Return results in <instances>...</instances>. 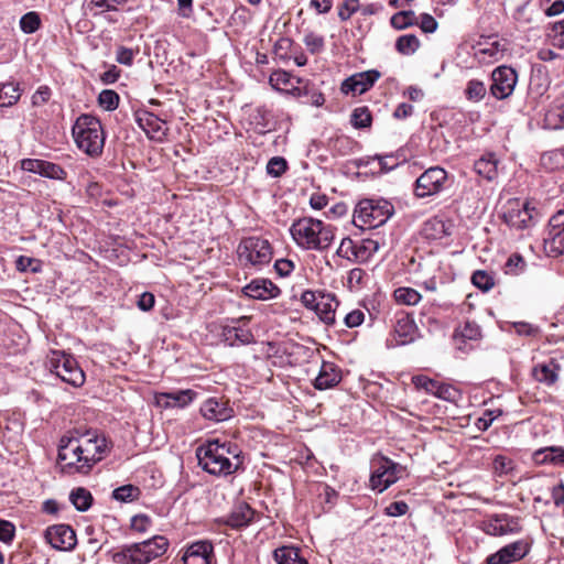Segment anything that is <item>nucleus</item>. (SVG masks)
Listing matches in <instances>:
<instances>
[{
    "instance_id": "f257e3e1",
    "label": "nucleus",
    "mask_w": 564,
    "mask_h": 564,
    "mask_svg": "<svg viewBox=\"0 0 564 564\" xmlns=\"http://www.w3.org/2000/svg\"><path fill=\"white\" fill-rule=\"evenodd\" d=\"M242 452L237 445L219 440L207 441L196 449L198 465L206 473L226 477L240 470L243 466Z\"/></svg>"
},
{
    "instance_id": "f03ea898",
    "label": "nucleus",
    "mask_w": 564,
    "mask_h": 564,
    "mask_svg": "<svg viewBox=\"0 0 564 564\" xmlns=\"http://www.w3.org/2000/svg\"><path fill=\"white\" fill-rule=\"evenodd\" d=\"M290 234L297 247L304 250H325L334 240V228L322 220L303 217L293 221Z\"/></svg>"
},
{
    "instance_id": "7ed1b4c3",
    "label": "nucleus",
    "mask_w": 564,
    "mask_h": 564,
    "mask_svg": "<svg viewBox=\"0 0 564 564\" xmlns=\"http://www.w3.org/2000/svg\"><path fill=\"white\" fill-rule=\"evenodd\" d=\"M169 547V541L162 535L140 543L123 545L111 552V560L116 564H148L162 556Z\"/></svg>"
},
{
    "instance_id": "20e7f679",
    "label": "nucleus",
    "mask_w": 564,
    "mask_h": 564,
    "mask_svg": "<svg viewBox=\"0 0 564 564\" xmlns=\"http://www.w3.org/2000/svg\"><path fill=\"white\" fill-rule=\"evenodd\" d=\"M73 138L79 150L91 158L101 155L105 147V133L101 122L90 115H82L72 128Z\"/></svg>"
},
{
    "instance_id": "39448f33",
    "label": "nucleus",
    "mask_w": 564,
    "mask_h": 564,
    "mask_svg": "<svg viewBox=\"0 0 564 564\" xmlns=\"http://www.w3.org/2000/svg\"><path fill=\"white\" fill-rule=\"evenodd\" d=\"M393 213V205L386 199H361L354 210V224L373 229L386 224Z\"/></svg>"
},
{
    "instance_id": "423d86ee",
    "label": "nucleus",
    "mask_w": 564,
    "mask_h": 564,
    "mask_svg": "<svg viewBox=\"0 0 564 564\" xmlns=\"http://www.w3.org/2000/svg\"><path fill=\"white\" fill-rule=\"evenodd\" d=\"M47 368L62 381L73 387L78 388L85 383V372L77 360L64 351H52L47 360Z\"/></svg>"
},
{
    "instance_id": "0eeeda50",
    "label": "nucleus",
    "mask_w": 564,
    "mask_h": 564,
    "mask_svg": "<svg viewBox=\"0 0 564 564\" xmlns=\"http://www.w3.org/2000/svg\"><path fill=\"white\" fill-rule=\"evenodd\" d=\"M58 464L61 470L68 475L87 474L88 465L84 464L83 448L78 437H62L58 445Z\"/></svg>"
},
{
    "instance_id": "6e6552de",
    "label": "nucleus",
    "mask_w": 564,
    "mask_h": 564,
    "mask_svg": "<svg viewBox=\"0 0 564 564\" xmlns=\"http://www.w3.org/2000/svg\"><path fill=\"white\" fill-rule=\"evenodd\" d=\"M451 186L448 173L441 166H432L424 171L415 181L414 195L427 198L446 191Z\"/></svg>"
},
{
    "instance_id": "1a4fd4ad",
    "label": "nucleus",
    "mask_w": 564,
    "mask_h": 564,
    "mask_svg": "<svg viewBox=\"0 0 564 564\" xmlns=\"http://www.w3.org/2000/svg\"><path fill=\"white\" fill-rule=\"evenodd\" d=\"M240 262L252 265H263L272 259V248L267 239L261 237H248L238 246Z\"/></svg>"
},
{
    "instance_id": "9d476101",
    "label": "nucleus",
    "mask_w": 564,
    "mask_h": 564,
    "mask_svg": "<svg viewBox=\"0 0 564 564\" xmlns=\"http://www.w3.org/2000/svg\"><path fill=\"white\" fill-rule=\"evenodd\" d=\"M404 471L403 466L392 459L381 456L373 460V471L370 476V487L378 492H383L393 485Z\"/></svg>"
},
{
    "instance_id": "9b49d317",
    "label": "nucleus",
    "mask_w": 564,
    "mask_h": 564,
    "mask_svg": "<svg viewBox=\"0 0 564 564\" xmlns=\"http://www.w3.org/2000/svg\"><path fill=\"white\" fill-rule=\"evenodd\" d=\"M420 337L419 328L413 317L406 313L395 316L391 338L387 339L388 347L409 345Z\"/></svg>"
},
{
    "instance_id": "f8f14e48",
    "label": "nucleus",
    "mask_w": 564,
    "mask_h": 564,
    "mask_svg": "<svg viewBox=\"0 0 564 564\" xmlns=\"http://www.w3.org/2000/svg\"><path fill=\"white\" fill-rule=\"evenodd\" d=\"M527 202L520 199H510L503 207L502 218L505 223L514 229H525L531 226L533 221L532 212Z\"/></svg>"
},
{
    "instance_id": "ddd939ff",
    "label": "nucleus",
    "mask_w": 564,
    "mask_h": 564,
    "mask_svg": "<svg viewBox=\"0 0 564 564\" xmlns=\"http://www.w3.org/2000/svg\"><path fill=\"white\" fill-rule=\"evenodd\" d=\"M491 80L490 93L495 98L501 100L508 98L513 93L518 82V74L512 67L501 65L492 70Z\"/></svg>"
},
{
    "instance_id": "4468645a",
    "label": "nucleus",
    "mask_w": 564,
    "mask_h": 564,
    "mask_svg": "<svg viewBox=\"0 0 564 564\" xmlns=\"http://www.w3.org/2000/svg\"><path fill=\"white\" fill-rule=\"evenodd\" d=\"M251 317L242 316L232 322V325L221 327L220 338L228 346H241L253 343L254 336L249 328Z\"/></svg>"
},
{
    "instance_id": "2eb2a0df",
    "label": "nucleus",
    "mask_w": 564,
    "mask_h": 564,
    "mask_svg": "<svg viewBox=\"0 0 564 564\" xmlns=\"http://www.w3.org/2000/svg\"><path fill=\"white\" fill-rule=\"evenodd\" d=\"M380 77L381 73L377 69L352 74L341 83L340 91L344 95H362L368 91Z\"/></svg>"
},
{
    "instance_id": "dca6fc26",
    "label": "nucleus",
    "mask_w": 564,
    "mask_h": 564,
    "mask_svg": "<svg viewBox=\"0 0 564 564\" xmlns=\"http://www.w3.org/2000/svg\"><path fill=\"white\" fill-rule=\"evenodd\" d=\"M44 538L52 547L59 551H72L77 544L75 531L68 524H54L44 532Z\"/></svg>"
},
{
    "instance_id": "f3484780",
    "label": "nucleus",
    "mask_w": 564,
    "mask_h": 564,
    "mask_svg": "<svg viewBox=\"0 0 564 564\" xmlns=\"http://www.w3.org/2000/svg\"><path fill=\"white\" fill-rule=\"evenodd\" d=\"M21 169L51 180L64 181L67 176L66 171L61 165L40 159H23Z\"/></svg>"
},
{
    "instance_id": "a211bd4d",
    "label": "nucleus",
    "mask_w": 564,
    "mask_h": 564,
    "mask_svg": "<svg viewBox=\"0 0 564 564\" xmlns=\"http://www.w3.org/2000/svg\"><path fill=\"white\" fill-rule=\"evenodd\" d=\"M528 552V543L519 540L501 547L496 553L490 554L486 562L487 564H511L523 558Z\"/></svg>"
},
{
    "instance_id": "6ab92c4d",
    "label": "nucleus",
    "mask_w": 564,
    "mask_h": 564,
    "mask_svg": "<svg viewBox=\"0 0 564 564\" xmlns=\"http://www.w3.org/2000/svg\"><path fill=\"white\" fill-rule=\"evenodd\" d=\"M481 529L486 534L502 536L520 531L519 521L507 514H496L481 522Z\"/></svg>"
},
{
    "instance_id": "aec40b11",
    "label": "nucleus",
    "mask_w": 564,
    "mask_h": 564,
    "mask_svg": "<svg viewBox=\"0 0 564 564\" xmlns=\"http://www.w3.org/2000/svg\"><path fill=\"white\" fill-rule=\"evenodd\" d=\"M182 560L184 564H216L214 545L209 541H196L186 547Z\"/></svg>"
},
{
    "instance_id": "412c9836",
    "label": "nucleus",
    "mask_w": 564,
    "mask_h": 564,
    "mask_svg": "<svg viewBox=\"0 0 564 564\" xmlns=\"http://www.w3.org/2000/svg\"><path fill=\"white\" fill-rule=\"evenodd\" d=\"M197 398V392L192 389L176 390L171 392H159L155 394L158 405L170 409H184Z\"/></svg>"
},
{
    "instance_id": "4be33fe9",
    "label": "nucleus",
    "mask_w": 564,
    "mask_h": 564,
    "mask_svg": "<svg viewBox=\"0 0 564 564\" xmlns=\"http://www.w3.org/2000/svg\"><path fill=\"white\" fill-rule=\"evenodd\" d=\"M242 292L248 297L267 301L278 297L281 290L268 279H254L242 289Z\"/></svg>"
},
{
    "instance_id": "5701e85b",
    "label": "nucleus",
    "mask_w": 564,
    "mask_h": 564,
    "mask_svg": "<svg viewBox=\"0 0 564 564\" xmlns=\"http://www.w3.org/2000/svg\"><path fill=\"white\" fill-rule=\"evenodd\" d=\"M544 240L552 252L564 254V213H556L550 218L547 237Z\"/></svg>"
},
{
    "instance_id": "b1692460",
    "label": "nucleus",
    "mask_w": 564,
    "mask_h": 564,
    "mask_svg": "<svg viewBox=\"0 0 564 564\" xmlns=\"http://www.w3.org/2000/svg\"><path fill=\"white\" fill-rule=\"evenodd\" d=\"M137 122L152 140L162 141L166 135L165 121L150 111H139Z\"/></svg>"
},
{
    "instance_id": "393cba45",
    "label": "nucleus",
    "mask_w": 564,
    "mask_h": 564,
    "mask_svg": "<svg viewBox=\"0 0 564 564\" xmlns=\"http://www.w3.org/2000/svg\"><path fill=\"white\" fill-rule=\"evenodd\" d=\"M79 445L83 448L84 464L88 465V471L102 458L106 451V440L104 437H78Z\"/></svg>"
},
{
    "instance_id": "a878e982",
    "label": "nucleus",
    "mask_w": 564,
    "mask_h": 564,
    "mask_svg": "<svg viewBox=\"0 0 564 564\" xmlns=\"http://www.w3.org/2000/svg\"><path fill=\"white\" fill-rule=\"evenodd\" d=\"M200 413L206 420L215 422H224L234 416L232 408L217 398L207 399L200 406Z\"/></svg>"
},
{
    "instance_id": "bb28decb",
    "label": "nucleus",
    "mask_w": 564,
    "mask_h": 564,
    "mask_svg": "<svg viewBox=\"0 0 564 564\" xmlns=\"http://www.w3.org/2000/svg\"><path fill=\"white\" fill-rule=\"evenodd\" d=\"M561 365L555 359L536 364L532 369L533 378L547 387L555 384L558 380Z\"/></svg>"
},
{
    "instance_id": "cd10ccee",
    "label": "nucleus",
    "mask_w": 564,
    "mask_h": 564,
    "mask_svg": "<svg viewBox=\"0 0 564 564\" xmlns=\"http://www.w3.org/2000/svg\"><path fill=\"white\" fill-rule=\"evenodd\" d=\"M481 337L480 327L475 322H466L463 326L455 329L454 340L457 349L468 350L473 346H467V341H477Z\"/></svg>"
},
{
    "instance_id": "c85d7f7f",
    "label": "nucleus",
    "mask_w": 564,
    "mask_h": 564,
    "mask_svg": "<svg viewBox=\"0 0 564 564\" xmlns=\"http://www.w3.org/2000/svg\"><path fill=\"white\" fill-rule=\"evenodd\" d=\"M254 517V510L246 502L238 503L227 516L225 523L232 529L248 525Z\"/></svg>"
},
{
    "instance_id": "c756f323",
    "label": "nucleus",
    "mask_w": 564,
    "mask_h": 564,
    "mask_svg": "<svg viewBox=\"0 0 564 564\" xmlns=\"http://www.w3.org/2000/svg\"><path fill=\"white\" fill-rule=\"evenodd\" d=\"M533 460L538 465H564V448L561 446H550L536 449L533 453Z\"/></svg>"
},
{
    "instance_id": "7c9ffc66",
    "label": "nucleus",
    "mask_w": 564,
    "mask_h": 564,
    "mask_svg": "<svg viewBox=\"0 0 564 564\" xmlns=\"http://www.w3.org/2000/svg\"><path fill=\"white\" fill-rule=\"evenodd\" d=\"M475 172L487 181H492L498 175V159L494 153L484 154L474 164Z\"/></svg>"
},
{
    "instance_id": "2f4dec72",
    "label": "nucleus",
    "mask_w": 564,
    "mask_h": 564,
    "mask_svg": "<svg viewBox=\"0 0 564 564\" xmlns=\"http://www.w3.org/2000/svg\"><path fill=\"white\" fill-rule=\"evenodd\" d=\"M340 381V375L333 364L323 362L318 376L314 380L317 390H326L335 387Z\"/></svg>"
},
{
    "instance_id": "473e14b6",
    "label": "nucleus",
    "mask_w": 564,
    "mask_h": 564,
    "mask_svg": "<svg viewBox=\"0 0 564 564\" xmlns=\"http://www.w3.org/2000/svg\"><path fill=\"white\" fill-rule=\"evenodd\" d=\"M380 241L373 238H365L356 241V256L352 257V262L364 263L367 262L379 249Z\"/></svg>"
},
{
    "instance_id": "72a5a7b5",
    "label": "nucleus",
    "mask_w": 564,
    "mask_h": 564,
    "mask_svg": "<svg viewBox=\"0 0 564 564\" xmlns=\"http://www.w3.org/2000/svg\"><path fill=\"white\" fill-rule=\"evenodd\" d=\"M273 558L276 564H308L300 555V550L295 546H281L274 550Z\"/></svg>"
},
{
    "instance_id": "f704fd0d",
    "label": "nucleus",
    "mask_w": 564,
    "mask_h": 564,
    "mask_svg": "<svg viewBox=\"0 0 564 564\" xmlns=\"http://www.w3.org/2000/svg\"><path fill=\"white\" fill-rule=\"evenodd\" d=\"M318 305L315 308L317 316L327 325L335 323L334 297L330 294L321 295Z\"/></svg>"
},
{
    "instance_id": "c9c22d12",
    "label": "nucleus",
    "mask_w": 564,
    "mask_h": 564,
    "mask_svg": "<svg viewBox=\"0 0 564 564\" xmlns=\"http://www.w3.org/2000/svg\"><path fill=\"white\" fill-rule=\"evenodd\" d=\"M422 232L424 237L430 240H440L448 235L445 223L438 218L426 220Z\"/></svg>"
},
{
    "instance_id": "e433bc0d",
    "label": "nucleus",
    "mask_w": 564,
    "mask_h": 564,
    "mask_svg": "<svg viewBox=\"0 0 564 564\" xmlns=\"http://www.w3.org/2000/svg\"><path fill=\"white\" fill-rule=\"evenodd\" d=\"M541 164L549 171H556L564 167V149H555L545 152L541 156Z\"/></svg>"
},
{
    "instance_id": "4c0bfd02",
    "label": "nucleus",
    "mask_w": 564,
    "mask_h": 564,
    "mask_svg": "<svg viewBox=\"0 0 564 564\" xmlns=\"http://www.w3.org/2000/svg\"><path fill=\"white\" fill-rule=\"evenodd\" d=\"M20 99L19 84L4 83L0 85V107H10Z\"/></svg>"
},
{
    "instance_id": "58836bf2",
    "label": "nucleus",
    "mask_w": 564,
    "mask_h": 564,
    "mask_svg": "<svg viewBox=\"0 0 564 564\" xmlns=\"http://www.w3.org/2000/svg\"><path fill=\"white\" fill-rule=\"evenodd\" d=\"M69 500L78 511L84 512L90 508L93 496L87 489L79 487L72 490Z\"/></svg>"
},
{
    "instance_id": "ea45409f",
    "label": "nucleus",
    "mask_w": 564,
    "mask_h": 564,
    "mask_svg": "<svg viewBox=\"0 0 564 564\" xmlns=\"http://www.w3.org/2000/svg\"><path fill=\"white\" fill-rule=\"evenodd\" d=\"M420 47V41L414 34H404L398 37L395 50L403 55H411Z\"/></svg>"
},
{
    "instance_id": "a19ab883",
    "label": "nucleus",
    "mask_w": 564,
    "mask_h": 564,
    "mask_svg": "<svg viewBox=\"0 0 564 564\" xmlns=\"http://www.w3.org/2000/svg\"><path fill=\"white\" fill-rule=\"evenodd\" d=\"M390 23L394 29L403 30L408 26L417 24V17L412 10L400 11L391 17Z\"/></svg>"
},
{
    "instance_id": "79ce46f5",
    "label": "nucleus",
    "mask_w": 564,
    "mask_h": 564,
    "mask_svg": "<svg viewBox=\"0 0 564 564\" xmlns=\"http://www.w3.org/2000/svg\"><path fill=\"white\" fill-rule=\"evenodd\" d=\"M140 489L133 485H124L112 491V498L120 502H131L139 498Z\"/></svg>"
},
{
    "instance_id": "37998d69",
    "label": "nucleus",
    "mask_w": 564,
    "mask_h": 564,
    "mask_svg": "<svg viewBox=\"0 0 564 564\" xmlns=\"http://www.w3.org/2000/svg\"><path fill=\"white\" fill-rule=\"evenodd\" d=\"M41 26L40 14L35 11H30L23 14L20 19V29L25 34L36 32Z\"/></svg>"
},
{
    "instance_id": "c03bdc74",
    "label": "nucleus",
    "mask_w": 564,
    "mask_h": 564,
    "mask_svg": "<svg viewBox=\"0 0 564 564\" xmlns=\"http://www.w3.org/2000/svg\"><path fill=\"white\" fill-rule=\"evenodd\" d=\"M487 88L485 84L478 79H471L467 83L465 95L470 101L478 102L486 96Z\"/></svg>"
},
{
    "instance_id": "a18cd8bd",
    "label": "nucleus",
    "mask_w": 564,
    "mask_h": 564,
    "mask_svg": "<svg viewBox=\"0 0 564 564\" xmlns=\"http://www.w3.org/2000/svg\"><path fill=\"white\" fill-rule=\"evenodd\" d=\"M527 262L519 253L511 254L505 263L503 271L509 275H519L524 272Z\"/></svg>"
},
{
    "instance_id": "49530a36",
    "label": "nucleus",
    "mask_w": 564,
    "mask_h": 564,
    "mask_svg": "<svg viewBox=\"0 0 564 564\" xmlns=\"http://www.w3.org/2000/svg\"><path fill=\"white\" fill-rule=\"evenodd\" d=\"M545 123L551 129L564 127V105L554 106L545 113Z\"/></svg>"
},
{
    "instance_id": "de8ad7c7",
    "label": "nucleus",
    "mask_w": 564,
    "mask_h": 564,
    "mask_svg": "<svg viewBox=\"0 0 564 564\" xmlns=\"http://www.w3.org/2000/svg\"><path fill=\"white\" fill-rule=\"evenodd\" d=\"M394 297L398 303L405 305H415L421 301V294L411 288H399L394 291Z\"/></svg>"
},
{
    "instance_id": "09e8293b",
    "label": "nucleus",
    "mask_w": 564,
    "mask_h": 564,
    "mask_svg": "<svg viewBox=\"0 0 564 564\" xmlns=\"http://www.w3.org/2000/svg\"><path fill=\"white\" fill-rule=\"evenodd\" d=\"M473 284L481 290L482 292H488L495 285L494 276L485 270H477L471 275Z\"/></svg>"
},
{
    "instance_id": "8fccbe9b",
    "label": "nucleus",
    "mask_w": 564,
    "mask_h": 564,
    "mask_svg": "<svg viewBox=\"0 0 564 564\" xmlns=\"http://www.w3.org/2000/svg\"><path fill=\"white\" fill-rule=\"evenodd\" d=\"M371 121V112L366 106L356 108L351 113V123L355 128L361 129L370 127Z\"/></svg>"
},
{
    "instance_id": "3c124183",
    "label": "nucleus",
    "mask_w": 564,
    "mask_h": 564,
    "mask_svg": "<svg viewBox=\"0 0 564 564\" xmlns=\"http://www.w3.org/2000/svg\"><path fill=\"white\" fill-rule=\"evenodd\" d=\"M514 468V463L511 458L505 455H497L492 462L494 473L499 476H506L511 473Z\"/></svg>"
},
{
    "instance_id": "603ef678",
    "label": "nucleus",
    "mask_w": 564,
    "mask_h": 564,
    "mask_svg": "<svg viewBox=\"0 0 564 564\" xmlns=\"http://www.w3.org/2000/svg\"><path fill=\"white\" fill-rule=\"evenodd\" d=\"M98 104L107 111L115 110L119 105V95L115 90L105 89L98 96Z\"/></svg>"
},
{
    "instance_id": "864d4df0",
    "label": "nucleus",
    "mask_w": 564,
    "mask_h": 564,
    "mask_svg": "<svg viewBox=\"0 0 564 564\" xmlns=\"http://www.w3.org/2000/svg\"><path fill=\"white\" fill-rule=\"evenodd\" d=\"M303 42L306 46V48L312 54H317L324 50L325 41L324 37L319 34H316L314 32H307L304 35Z\"/></svg>"
},
{
    "instance_id": "5fc2aeb1",
    "label": "nucleus",
    "mask_w": 564,
    "mask_h": 564,
    "mask_svg": "<svg viewBox=\"0 0 564 564\" xmlns=\"http://www.w3.org/2000/svg\"><path fill=\"white\" fill-rule=\"evenodd\" d=\"M293 46V41L289 37H280L273 46L274 55L283 61L291 58V48Z\"/></svg>"
},
{
    "instance_id": "6e6d98bb",
    "label": "nucleus",
    "mask_w": 564,
    "mask_h": 564,
    "mask_svg": "<svg viewBox=\"0 0 564 564\" xmlns=\"http://www.w3.org/2000/svg\"><path fill=\"white\" fill-rule=\"evenodd\" d=\"M288 169V163L284 158L273 156L267 164V173L273 177L281 176Z\"/></svg>"
},
{
    "instance_id": "4d7b16f0",
    "label": "nucleus",
    "mask_w": 564,
    "mask_h": 564,
    "mask_svg": "<svg viewBox=\"0 0 564 564\" xmlns=\"http://www.w3.org/2000/svg\"><path fill=\"white\" fill-rule=\"evenodd\" d=\"M412 383L416 389L434 394L440 382L426 376L417 375L412 378Z\"/></svg>"
},
{
    "instance_id": "13d9d810",
    "label": "nucleus",
    "mask_w": 564,
    "mask_h": 564,
    "mask_svg": "<svg viewBox=\"0 0 564 564\" xmlns=\"http://www.w3.org/2000/svg\"><path fill=\"white\" fill-rule=\"evenodd\" d=\"M502 414V410H486L477 421L476 426L479 431H487L492 422Z\"/></svg>"
},
{
    "instance_id": "bf43d9fd",
    "label": "nucleus",
    "mask_w": 564,
    "mask_h": 564,
    "mask_svg": "<svg viewBox=\"0 0 564 564\" xmlns=\"http://www.w3.org/2000/svg\"><path fill=\"white\" fill-rule=\"evenodd\" d=\"M356 241L346 237L341 240L337 254L352 262V257L356 256Z\"/></svg>"
},
{
    "instance_id": "052dcab7",
    "label": "nucleus",
    "mask_w": 564,
    "mask_h": 564,
    "mask_svg": "<svg viewBox=\"0 0 564 564\" xmlns=\"http://www.w3.org/2000/svg\"><path fill=\"white\" fill-rule=\"evenodd\" d=\"M359 10V1L358 0H345L339 10L338 17L341 21H346L350 19V17Z\"/></svg>"
},
{
    "instance_id": "680f3d73",
    "label": "nucleus",
    "mask_w": 564,
    "mask_h": 564,
    "mask_svg": "<svg viewBox=\"0 0 564 564\" xmlns=\"http://www.w3.org/2000/svg\"><path fill=\"white\" fill-rule=\"evenodd\" d=\"M151 519L145 514H137L131 519V529L139 533H144L151 527Z\"/></svg>"
},
{
    "instance_id": "e2e57ef3",
    "label": "nucleus",
    "mask_w": 564,
    "mask_h": 564,
    "mask_svg": "<svg viewBox=\"0 0 564 564\" xmlns=\"http://www.w3.org/2000/svg\"><path fill=\"white\" fill-rule=\"evenodd\" d=\"M409 511V506L404 501H394L384 508V514L389 517H401Z\"/></svg>"
},
{
    "instance_id": "0e129e2a",
    "label": "nucleus",
    "mask_w": 564,
    "mask_h": 564,
    "mask_svg": "<svg viewBox=\"0 0 564 564\" xmlns=\"http://www.w3.org/2000/svg\"><path fill=\"white\" fill-rule=\"evenodd\" d=\"M134 52L132 48L120 46L117 50L116 61L119 64L130 66L133 63Z\"/></svg>"
},
{
    "instance_id": "69168bd1",
    "label": "nucleus",
    "mask_w": 564,
    "mask_h": 564,
    "mask_svg": "<svg viewBox=\"0 0 564 564\" xmlns=\"http://www.w3.org/2000/svg\"><path fill=\"white\" fill-rule=\"evenodd\" d=\"M365 319V313L361 310H354L346 314L344 322L349 328L357 327L362 324Z\"/></svg>"
},
{
    "instance_id": "338daca9",
    "label": "nucleus",
    "mask_w": 564,
    "mask_h": 564,
    "mask_svg": "<svg viewBox=\"0 0 564 564\" xmlns=\"http://www.w3.org/2000/svg\"><path fill=\"white\" fill-rule=\"evenodd\" d=\"M14 525L7 520H0V541L9 543L14 538Z\"/></svg>"
},
{
    "instance_id": "774afa93",
    "label": "nucleus",
    "mask_w": 564,
    "mask_h": 564,
    "mask_svg": "<svg viewBox=\"0 0 564 564\" xmlns=\"http://www.w3.org/2000/svg\"><path fill=\"white\" fill-rule=\"evenodd\" d=\"M553 45L564 48V19L553 25Z\"/></svg>"
}]
</instances>
